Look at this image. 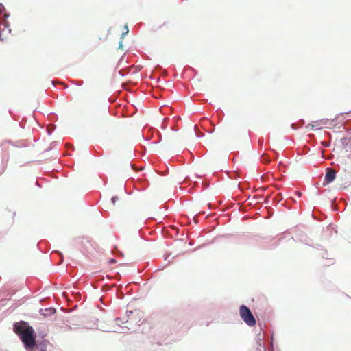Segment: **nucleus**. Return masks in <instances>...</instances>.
<instances>
[{"label": "nucleus", "mask_w": 351, "mask_h": 351, "mask_svg": "<svg viewBox=\"0 0 351 351\" xmlns=\"http://www.w3.org/2000/svg\"><path fill=\"white\" fill-rule=\"evenodd\" d=\"M295 193L297 194V195H298V197H300V196L302 195L301 192L296 191V192H295Z\"/></svg>", "instance_id": "nucleus-9"}, {"label": "nucleus", "mask_w": 351, "mask_h": 351, "mask_svg": "<svg viewBox=\"0 0 351 351\" xmlns=\"http://www.w3.org/2000/svg\"><path fill=\"white\" fill-rule=\"evenodd\" d=\"M125 29H124V31H126V32H128V27H127V26H125Z\"/></svg>", "instance_id": "nucleus-11"}, {"label": "nucleus", "mask_w": 351, "mask_h": 351, "mask_svg": "<svg viewBox=\"0 0 351 351\" xmlns=\"http://www.w3.org/2000/svg\"><path fill=\"white\" fill-rule=\"evenodd\" d=\"M318 121L314 122V123H309L306 125L307 129L315 130V128L318 127Z\"/></svg>", "instance_id": "nucleus-6"}, {"label": "nucleus", "mask_w": 351, "mask_h": 351, "mask_svg": "<svg viewBox=\"0 0 351 351\" xmlns=\"http://www.w3.org/2000/svg\"><path fill=\"white\" fill-rule=\"evenodd\" d=\"M336 178V171L333 169H329L325 175V181L330 183L334 181Z\"/></svg>", "instance_id": "nucleus-3"}, {"label": "nucleus", "mask_w": 351, "mask_h": 351, "mask_svg": "<svg viewBox=\"0 0 351 351\" xmlns=\"http://www.w3.org/2000/svg\"><path fill=\"white\" fill-rule=\"evenodd\" d=\"M239 313L241 319L249 326H254L256 325V319L248 307L245 305L241 306Z\"/></svg>", "instance_id": "nucleus-2"}, {"label": "nucleus", "mask_w": 351, "mask_h": 351, "mask_svg": "<svg viewBox=\"0 0 351 351\" xmlns=\"http://www.w3.org/2000/svg\"><path fill=\"white\" fill-rule=\"evenodd\" d=\"M125 29H124V31H126V32H128V27H127V26H125Z\"/></svg>", "instance_id": "nucleus-10"}, {"label": "nucleus", "mask_w": 351, "mask_h": 351, "mask_svg": "<svg viewBox=\"0 0 351 351\" xmlns=\"http://www.w3.org/2000/svg\"><path fill=\"white\" fill-rule=\"evenodd\" d=\"M14 331L17 334L22 342L25 345V348L28 350H32L35 346L34 330L33 328L24 321L16 322L14 324Z\"/></svg>", "instance_id": "nucleus-1"}, {"label": "nucleus", "mask_w": 351, "mask_h": 351, "mask_svg": "<svg viewBox=\"0 0 351 351\" xmlns=\"http://www.w3.org/2000/svg\"><path fill=\"white\" fill-rule=\"evenodd\" d=\"M33 349L34 351H46V347L44 345H35Z\"/></svg>", "instance_id": "nucleus-5"}, {"label": "nucleus", "mask_w": 351, "mask_h": 351, "mask_svg": "<svg viewBox=\"0 0 351 351\" xmlns=\"http://www.w3.org/2000/svg\"><path fill=\"white\" fill-rule=\"evenodd\" d=\"M116 263V261L113 258H110L109 261H108V263L109 264H113V263Z\"/></svg>", "instance_id": "nucleus-8"}, {"label": "nucleus", "mask_w": 351, "mask_h": 351, "mask_svg": "<svg viewBox=\"0 0 351 351\" xmlns=\"http://www.w3.org/2000/svg\"><path fill=\"white\" fill-rule=\"evenodd\" d=\"M119 198L117 196H114L112 197L111 201L113 205H115V203L117 202V200H118Z\"/></svg>", "instance_id": "nucleus-7"}, {"label": "nucleus", "mask_w": 351, "mask_h": 351, "mask_svg": "<svg viewBox=\"0 0 351 351\" xmlns=\"http://www.w3.org/2000/svg\"><path fill=\"white\" fill-rule=\"evenodd\" d=\"M55 312H56L55 309H53L52 308H48L40 310V315L44 317L53 315L55 313Z\"/></svg>", "instance_id": "nucleus-4"}]
</instances>
